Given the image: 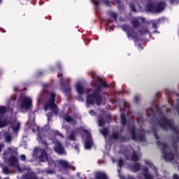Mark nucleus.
I'll return each instance as SVG.
<instances>
[{"label": "nucleus", "mask_w": 179, "mask_h": 179, "mask_svg": "<svg viewBox=\"0 0 179 179\" xmlns=\"http://www.w3.org/2000/svg\"><path fill=\"white\" fill-rule=\"evenodd\" d=\"M131 171L133 173H137V171H139L141 170V165L138 163H135L133 166L130 167Z\"/></svg>", "instance_id": "nucleus-23"}, {"label": "nucleus", "mask_w": 179, "mask_h": 179, "mask_svg": "<svg viewBox=\"0 0 179 179\" xmlns=\"http://www.w3.org/2000/svg\"><path fill=\"white\" fill-rule=\"evenodd\" d=\"M89 113L90 114V115H94L95 114L94 110H90Z\"/></svg>", "instance_id": "nucleus-42"}, {"label": "nucleus", "mask_w": 179, "mask_h": 179, "mask_svg": "<svg viewBox=\"0 0 179 179\" xmlns=\"http://www.w3.org/2000/svg\"><path fill=\"white\" fill-rule=\"evenodd\" d=\"M35 121V116L34 114L31 113L29 115V119L28 121V125L30 127V128H32V130L34 131H38V135L36 137V139L39 143H42L43 145H47V143L45 142V129H43L38 126L36 125Z\"/></svg>", "instance_id": "nucleus-3"}, {"label": "nucleus", "mask_w": 179, "mask_h": 179, "mask_svg": "<svg viewBox=\"0 0 179 179\" xmlns=\"http://www.w3.org/2000/svg\"><path fill=\"white\" fill-rule=\"evenodd\" d=\"M112 162L113 163H115V159L114 158L112 159Z\"/></svg>", "instance_id": "nucleus-47"}, {"label": "nucleus", "mask_w": 179, "mask_h": 179, "mask_svg": "<svg viewBox=\"0 0 179 179\" xmlns=\"http://www.w3.org/2000/svg\"><path fill=\"white\" fill-rule=\"evenodd\" d=\"M0 75H1V71H0Z\"/></svg>", "instance_id": "nucleus-59"}, {"label": "nucleus", "mask_w": 179, "mask_h": 179, "mask_svg": "<svg viewBox=\"0 0 179 179\" xmlns=\"http://www.w3.org/2000/svg\"><path fill=\"white\" fill-rule=\"evenodd\" d=\"M15 97L13 96V98H11L10 100L7 101V106L8 108H10V107H13V104H15Z\"/></svg>", "instance_id": "nucleus-25"}, {"label": "nucleus", "mask_w": 179, "mask_h": 179, "mask_svg": "<svg viewBox=\"0 0 179 179\" xmlns=\"http://www.w3.org/2000/svg\"><path fill=\"white\" fill-rule=\"evenodd\" d=\"M44 96H45L44 92H43L42 94H40L38 96V98H37V101H38V103H40V101H41V100H43V97H44Z\"/></svg>", "instance_id": "nucleus-29"}, {"label": "nucleus", "mask_w": 179, "mask_h": 179, "mask_svg": "<svg viewBox=\"0 0 179 179\" xmlns=\"http://www.w3.org/2000/svg\"><path fill=\"white\" fill-rule=\"evenodd\" d=\"M170 3H172V5H176V3H178V0H169Z\"/></svg>", "instance_id": "nucleus-35"}, {"label": "nucleus", "mask_w": 179, "mask_h": 179, "mask_svg": "<svg viewBox=\"0 0 179 179\" xmlns=\"http://www.w3.org/2000/svg\"><path fill=\"white\" fill-rule=\"evenodd\" d=\"M120 110L122 111V108H120Z\"/></svg>", "instance_id": "nucleus-57"}, {"label": "nucleus", "mask_w": 179, "mask_h": 179, "mask_svg": "<svg viewBox=\"0 0 179 179\" xmlns=\"http://www.w3.org/2000/svg\"><path fill=\"white\" fill-rule=\"evenodd\" d=\"M77 176H78V177H79V173H77Z\"/></svg>", "instance_id": "nucleus-56"}, {"label": "nucleus", "mask_w": 179, "mask_h": 179, "mask_svg": "<svg viewBox=\"0 0 179 179\" xmlns=\"http://www.w3.org/2000/svg\"><path fill=\"white\" fill-rule=\"evenodd\" d=\"M159 146L162 148L163 157H164L166 162H169L170 160H173L174 159V154L170 152V148L169 145L166 144V143H158Z\"/></svg>", "instance_id": "nucleus-8"}, {"label": "nucleus", "mask_w": 179, "mask_h": 179, "mask_svg": "<svg viewBox=\"0 0 179 179\" xmlns=\"http://www.w3.org/2000/svg\"><path fill=\"white\" fill-rule=\"evenodd\" d=\"M119 177H120V178H121V179H124V176H121V175H119Z\"/></svg>", "instance_id": "nucleus-46"}, {"label": "nucleus", "mask_w": 179, "mask_h": 179, "mask_svg": "<svg viewBox=\"0 0 179 179\" xmlns=\"http://www.w3.org/2000/svg\"><path fill=\"white\" fill-rule=\"evenodd\" d=\"M92 76L94 79V87L92 90H90L87 92V104H97V106H100L101 101H103V99L101 98V87H107V83L103 80V79L100 77L96 76V73L92 72Z\"/></svg>", "instance_id": "nucleus-1"}, {"label": "nucleus", "mask_w": 179, "mask_h": 179, "mask_svg": "<svg viewBox=\"0 0 179 179\" xmlns=\"http://www.w3.org/2000/svg\"><path fill=\"white\" fill-rule=\"evenodd\" d=\"M129 179H135V178H134L132 177H129Z\"/></svg>", "instance_id": "nucleus-51"}, {"label": "nucleus", "mask_w": 179, "mask_h": 179, "mask_svg": "<svg viewBox=\"0 0 179 179\" xmlns=\"http://www.w3.org/2000/svg\"><path fill=\"white\" fill-rule=\"evenodd\" d=\"M37 156H38V159L41 162H47V160H48L49 164H51V159H48V156L47 155L45 150L36 148L34 150V157H37Z\"/></svg>", "instance_id": "nucleus-9"}, {"label": "nucleus", "mask_w": 179, "mask_h": 179, "mask_svg": "<svg viewBox=\"0 0 179 179\" xmlns=\"http://www.w3.org/2000/svg\"><path fill=\"white\" fill-rule=\"evenodd\" d=\"M122 30L127 34L128 38H132L134 40L135 36H134V30L128 25H124L122 27Z\"/></svg>", "instance_id": "nucleus-13"}, {"label": "nucleus", "mask_w": 179, "mask_h": 179, "mask_svg": "<svg viewBox=\"0 0 179 179\" xmlns=\"http://www.w3.org/2000/svg\"><path fill=\"white\" fill-rule=\"evenodd\" d=\"M20 159H22L23 161L26 160V155H20Z\"/></svg>", "instance_id": "nucleus-38"}, {"label": "nucleus", "mask_w": 179, "mask_h": 179, "mask_svg": "<svg viewBox=\"0 0 179 179\" xmlns=\"http://www.w3.org/2000/svg\"><path fill=\"white\" fill-rule=\"evenodd\" d=\"M121 124L122 125H125L127 124V120L125 119V115L121 114Z\"/></svg>", "instance_id": "nucleus-26"}, {"label": "nucleus", "mask_w": 179, "mask_h": 179, "mask_svg": "<svg viewBox=\"0 0 179 179\" xmlns=\"http://www.w3.org/2000/svg\"><path fill=\"white\" fill-rule=\"evenodd\" d=\"M76 89L79 96H82V94H85V88L83 87V85H82V83H80V82H77L76 83Z\"/></svg>", "instance_id": "nucleus-15"}, {"label": "nucleus", "mask_w": 179, "mask_h": 179, "mask_svg": "<svg viewBox=\"0 0 179 179\" xmlns=\"http://www.w3.org/2000/svg\"><path fill=\"white\" fill-rule=\"evenodd\" d=\"M83 138L85 140V148L90 149V148L93 146V140L92 139V135H90V132L86 129H83Z\"/></svg>", "instance_id": "nucleus-10"}, {"label": "nucleus", "mask_w": 179, "mask_h": 179, "mask_svg": "<svg viewBox=\"0 0 179 179\" xmlns=\"http://www.w3.org/2000/svg\"><path fill=\"white\" fill-rule=\"evenodd\" d=\"M45 173H46L47 174H52V171H50V170H46V171H45Z\"/></svg>", "instance_id": "nucleus-41"}, {"label": "nucleus", "mask_w": 179, "mask_h": 179, "mask_svg": "<svg viewBox=\"0 0 179 179\" xmlns=\"http://www.w3.org/2000/svg\"><path fill=\"white\" fill-rule=\"evenodd\" d=\"M117 172L120 173V169H117Z\"/></svg>", "instance_id": "nucleus-55"}, {"label": "nucleus", "mask_w": 179, "mask_h": 179, "mask_svg": "<svg viewBox=\"0 0 179 179\" xmlns=\"http://www.w3.org/2000/svg\"><path fill=\"white\" fill-rule=\"evenodd\" d=\"M63 118L64 120V121H66V122H69V124H75V119H73V117H71V116H69V115H64Z\"/></svg>", "instance_id": "nucleus-21"}, {"label": "nucleus", "mask_w": 179, "mask_h": 179, "mask_svg": "<svg viewBox=\"0 0 179 179\" xmlns=\"http://www.w3.org/2000/svg\"><path fill=\"white\" fill-rule=\"evenodd\" d=\"M117 162H118L117 164H118L119 167H122V165L124 164V161H122V159H118Z\"/></svg>", "instance_id": "nucleus-32"}, {"label": "nucleus", "mask_w": 179, "mask_h": 179, "mask_svg": "<svg viewBox=\"0 0 179 179\" xmlns=\"http://www.w3.org/2000/svg\"><path fill=\"white\" fill-rule=\"evenodd\" d=\"M136 99H138V96H135V100H136H136H137Z\"/></svg>", "instance_id": "nucleus-52"}, {"label": "nucleus", "mask_w": 179, "mask_h": 179, "mask_svg": "<svg viewBox=\"0 0 179 179\" xmlns=\"http://www.w3.org/2000/svg\"><path fill=\"white\" fill-rule=\"evenodd\" d=\"M99 127H103V125H104V120L103 119L99 118Z\"/></svg>", "instance_id": "nucleus-31"}, {"label": "nucleus", "mask_w": 179, "mask_h": 179, "mask_svg": "<svg viewBox=\"0 0 179 179\" xmlns=\"http://www.w3.org/2000/svg\"><path fill=\"white\" fill-rule=\"evenodd\" d=\"M160 127L164 129H173V121L167 119V117H163L159 123Z\"/></svg>", "instance_id": "nucleus-12"}, {"label": "nucleus", "mask_w": 179, "mask_h": 179, "mask_svg": "<svg viewBox=\"0 0 179 179\" xmlns=\"http://www.w3.org/2000/svg\"><path fill=\"white\" fill-rule=\"evenodd\" d=\"M81 179H83V178H81Z\"/></svg>", "instance_id": "nucleus-61"}, {"label": "nucleus", "mask_w": 179, "mask_h": 179, "mask_svg": "<svg viewBox=\"0 0 179 179\" xmlns=\"http://www.w3.org/2000/svg\"><path fill=\"white\" fill-rule=\"evenodd\" d=\"M130 132L131 134V138L134 139V141H145V136L143 135H136L135 134V127L130 128Z\"/></svg>", "instance_id": "nucleus-14"}, {"label": "nucleus", "mask_w": 179, "mask_h": 179, "mask_svg": "<svg viewBox=\"0 0 179 179\" xmlns=\"http://www.w3.org/2000/svg\"><path fill=\"white\" fill-rule=\"evenodd\" d=\"M141 20H142V22H144L145 19H143L141 17L134 18V20H133V26H134V27H138L139 22H141Z\"/></svg>", "instance_id": "nucleus-22"}, {"label": "nucleus", "mask_w": 179, "mask_h": 179, "mask_svg": "<svg viewBox=\"0 0 179 179\" xmlns=\"http://www.w3.org/2000/svg\"><path fill=\"white\" fill-rule=\"evenodd\" d=\"M48 127V125H46L45 127V129H47V127Z\"/></svg>", "instance_id": "nucleus-50"}, {"label": "nucleus", "mask_w": 179, "mask_h": 179, "mask_svg": "<svg viewBox=\"0 0 179 179\" xmlns=\"http://www.w3.org/2000/svg\"><path fill=\"white\" fill-rule=\"evenodd\" d=\"M92 1L94 3V4H95L96 6H97V5H100L101 2L105 3V5H108V3H110V1L108 0H103V1H99L97 0H92Z\"/></svg>", "instance_id": "nucleus-24"}, {"label": "nucleus", "mask_w": 179, "mask_h": 179, "mask_svg": "<svg viewBox=\"0 0 179 179\" xmlns=\"http://www.w3.org/2000/svg\"><path fill=\"white\" fill-rule=\"evenodd\" d=\"M4 146L3 144H0V152H2V149H3Z\"/></svg>", "instance_id": "nucleus-40"}, {"label": "nucleus", "mask_w": 179, "mask_h": 179, "mask_svg": "<svg viewBox=\"0 0 179 179\" xmlns=\"http://www.w3.org/2000/svg\"><path fill=\"white\" fill-rule=\"evenodd\" d=\"M173 179H178V178H179V176H178V175H177V174H174V175L173 176Z\"/></svg>", "instance_id": "nucleus-43"}, {"label": "nucleus", "mask_w": 179, "mask_h": 179, "mask_svg": "<svg viewBox=\"0 0 179 179\" xmlns=\"http://www.w3.org/2000/svg\"><path fill=\"white\" fill-rule=\"evenodd\" d=\"M130 8L133 12H136V10L135 9V7L134 6V5L132 4L130 5Z\"/></svg>", "instance_id": "nucleus-37"}, {"label": "nucleus", "mask_w": 179, "mask_h": 179, "mask_svg": "<svg viewBox=\"0 0 179 179\" xmlns=\"http://www.w3.org/2000/svg\"><path fill=\"white\" fill-rule=\"evenodd\" d=\"M3 173H4V174H8L9 173V169H8V167L3 168Z\"/></svg>", "instance_id": "nucleus-34"}, {"label": "nucleus", "mask_w": 179, "mask_h": 179, "mask_svg": "<svg viewBox=\"0 0 179 179\" xmlns=\"http://www.w3.org/2000/svg\"><path fill=\"white\" fill-rule=\"evenodd\" d=\"M152 27H153V29H157V24L155 22H152Z\"/></svg>", "instance_id": "nucleus-39"}, {"label": "nucleus", "mask_w": 179, "mask_h": 179, "mask_svg": "<svg viewBox=\"0 0 179 179\" xmlns=\"http://www.w3.org/2000/svg\"><path fill=\"white\" fill-rule=\"evenodd\" d=\"M112 138L113 139H118V133L114 132L112 135Z\"/></svg>", "instance_id": "nucleus-33"}, {"label": "nucleus", "mask_w": 179, "mask_h": 179, "mask_svg": "<svg viewBox=\"0 0 179 179\" xmlns=\"http://www.w3.org/2000/svg\"><path fill=\"white\" fill-rule=\"evenodd\" d=\"M138 47H141V45H138Z\"/></svg>", "instance_id": "nucleus-58"}, {"label": "nucleus", "mask_w": 179, "mask_h": 179, "mask_svg": "<svg viewBox=\"0 0 179 179\" xmlns=\"http://www.w3.org/2000/svg\"><path fill=\"white\" fill-rule=\"evenodd\" d=\"M4 179H8V178H4Z\"/></svg>", "instance_id": "nucleus-60"}, {"label": "nucleus", "mask_w": 179, "mask_h": 179, "mask_svg": "<svg viewBox=\"0 0 179 179\" xmlns=\"http://www.w3.org/2000/svg\"><path fill=\"white\" fill-rule=\"evenodd\" d=\"M145 164L148 166V168L143 169V176L144 179H153L156 176H157V169L148 160H145Z\"/></svg>", "instance_id": "nucleus-4"}, {"label": "nucleus", "mask_w": 179, "mask_h": 179, "mask_svg": "<svg viewBox=\"0 0 179 179\" xmlns=\"http://www.w3.org/2000/svg\"><path fill=\"white\" fill-rule=\"evenodd\" d=\"M117 3H120V0H115Z\"/></svg>", "instance_id": "nucleus-48"}, {"label": "nucleus", "mask_w": 179, "mask_h": 179, "mask_svg": "<svg viewBox=\"0 0 179 179\" xmlns=\"http://www.w3.org/2000/svg\"><path fill=\"white\" fill-rule=\"evenodd\" d=\"M55 93H50L49 95V99L44 104L45 111H48V110H50V111H52L54 114H58V108L57 107V105H55Z\"/></svg>", "instance_id": "nucleus-6"}, {"label": "nucleus", "mask_w": 179, "mask_h": 179, "mask_svg": "<svg viewBox=\"0 0 179 179\" xmlns=\"http://www.w3.org/2000/svg\"><path fill=\"white\" fill-rule=\"evenodd\" d=\"M76 136H78V131H73L67 133L66 141H77Z\"/></svg>", "instance_id": "nucleus-16"}, {"label": "nucleus", "mask_w": 179, "mask_h": 179, "mask_svg": "<svg viewBox=\"0 0 179 179\" xmlns=\"http://www.w3.org/2000/svg\"><path fill=\"white\" fill-rule=\"evenodd\" d=\"M14 90H15V92H17V90H19V88H17V87H15Z\"/></svg>", "instance_id": "nucleus-44"}, {"label": "nucleus", "mask_w": 179, "mask_h": 179, "mask_svg": "<svg viewBox=\"0 0 179 179\" xmlns=\"http://www.w3.org/2000/svg\"><path fill=\"white\" fill-rule=\"evenodd\" d=\"M52 132L55 135V136H61L62 138H64V136L62 134L58 133V131H52Z\"/></svg>", "instance_id": "nucleus-30"}, {"label": "nucleus", "mask_w": 179, "mask_h": 179, "mask_svg": "<svg viewBox=\"0 0 179 179\" xmlns=\"http://www.w3.org/2000/svg\"><path fill=\"white\" fill-rule=\"evenodd\" d=\"M101 134L103 135V136H107V134H108V130L106 128H103L100 130Z\"/></svg>", "instance_id": "nucleus-27"}, {"label": "nucleus", "mask_w": 179, "mask_h": 179, "mask_svg": "<svg viewBox=\"0 0 179 179\" xmlns=\"http://www.w3.org/2000/svg\"><path fill=\"white\" fill-rule=\"evenodd\" d=\"M75 148H76L77 150H79V148H78V146H76Z\"/></svg>", "instance_id": "nucleus-49"}, {"label": "nucleus", "mask_w": 179, "mask_h": 179, "mask_svg": "<svg viewBox=\"0 0 179 179\" xmlns=\"http://www.w3.org/2000/svg\"><path fill=\"white\" fill-rule=\"evenodd\" d=\"M140 158H141V153L136 152H134L133 155L130 158L127 157V159L133 160L134 162H138V160H139Z\"/></svg>", "instance_id": "nucleus-20"}, {"label": "nucleus", "mask_w": 179, "mask_h": 179, "mask_svg": "<svg viewBox=\"0 0 179 179\" xmlns=\"http://www.w3.org/2000/svg\"><path fill=\"white\" fill-rule=\"evenodd\" d=\"M61 89L64 94H71V87L69 85L62 83L61 84Z\"/></svg>", "instance_id": "nucleus-18"}, {"label": "nucleus", "mask_w": 179, "mask_h": 179, "mask_svg": "<svg viewBox=\"0 0 179 179\" xmlns=\"http://www.w3.org/2000/svg\"><path fill=\"white\" fill-rule=\"evenodd\" d=\"M0 3H2V0H0Z\"/></svg>", "instance_id": "nucleus-54"}, {"label": "nucleus", "mask_w": 179, "mask_h": 179, "mask_svg": "<svg viewBox=\"0 0 179 179\" xmlns=\"http://www.w3.org/2000/svg\"><path fill=\"white\" fill-rule=\"evenodd\" d=\"M139 34H141V36H146V34H148L149 37H152V34H150V31H149V29L147 27L141 28V29L139 31Z\"/></svg>", "instance_id": "nucleus-19"}, {"label": "nucleus", "mask_w": 179, "mask_h": 179, "mask_svg": "<svg viewBox=\"0 0 179 179\" xmlns=\"http://www.w3.org/2000/svg\"><path fill=\"white\" fill-rule=\"evenodd\" d=\"M33 104V100L30 96L26 95L21 96L18 101V106L22 113H26L27 110L30 109Z\"/></svg>", "instance_id": "nucleus-5"}, {"label": "nucleus", "mask_w": 179, "mask_h": 179, "mask_svg": "<svg viewBox=\"0 0 179 179\" xmlns=\"http://www.w3.org/2000/svg\"><path fill=\"white\" fill-rule=\"evenodd\" d=\"M78 100L79 101H83V98H79Z\"/></svg>", "instance_id": "nucleus-45"}, {"label": "nucleus", "mask_w": 179, "mask_h": 179, "mask_svg": "<svg viewBox=\"0 0 179 179\" xmlns=\"http://www.w3.org/2000/svg\"><path fill=\"white\" fill-rule=\"evenodd\" d=\"M164 8H166V3L162 1L156 5L151 3L145 7V9L147 12H150L151 13H160V12L164 10Z\"/></svg>", "instance_id": "nucleus-7"}, {"label": "nucleus", "mask_w": 179, "mask_h": 179, "mask_svg": "<svg viewBox=\"0 0 179 179\" xmlns=\"http://www.w3.org/2000/svg\"><path fill=\"white\" fill-rule=\"evenodd\" d=\"M109 15L110 17H113V19H115V20H117V17H118V15L114 12H110Z\"/></svg>", "instance_id": "nucleus-28"}, {"label": "nucleus", "mask_w": 179, "mask_h": 179, "mask_svg": "<svg viewBox=\"0 0 179 179\" xmlns=\"http://www.w3.org/2000/svg\"><path fill=\"white\" fill-rule=\"evenodd\" d=\"M124 107H127V104L126 103H124Z\"/></svg>", "instance_id": "nucleus-53"}, {"label": "nucleus", "mask_w": 179, "mask_h": 179, "mask_svg": "<svg viewBox=\"0 0 179 179\" xmlns=\"http://www.w3.org/2000/svg\"><path fill=\"white\" fill-rule=\"evenodd\" d=\"M59 164L64 167V169H69V167H71V170L75 171V166H71V164L68 163V162L65 160H59Z\"/></svg>", "instance_id": "nucleus-17"}, {"label": "nucleus", "mask_w": 179, "mask_h": 179, "mask_svg": "<svg viewBox=\"0 0 179 179\" xmlns=\"http://www.w3.org/2000/svg\"><path fill=\"white\" fill-rule=\"evenodd\" d=\"M46 115L48 117V122H50V119L52 116V113H49V114H47Z\"/></svg>", "instance_id": "nucleus-36"}, {"label": "nucleus", "mask_w": 179, "mask_h": 179, "mask_svg": "<svg viewBox=\"0 0 179 179\" xmlns=\"http://www.w3.org/2000/svg\"><path fill=\"white\" fill-rule=\"evenodd\" d=\"M52 142L55 144V152H56L58 155H66V152H65V149H64V147L61 143L56 139H52Z\"/></svg>", "instance_id": "nucleus-11"}, {"label": "nucleus", "mask_w": 179, "mask_h": 179, "mask_svg": "<svg viewBox=\"0 0 179 179\" xmlns=\"http://www.w3.org/2000/svg\"><path fill=\"white\" fill-rule=\"evenodd\" d=\"M6 111V107L0 106V128H4V127H8V125L10 124L13 133L11 134L5 133L4 134L6 142H10L12 138H15V136L17 135V132L20 130V122L10 118L5 119L3 114H5Z\"/></svg>", "instance_id": "nucleus-2"}]
</instances>
